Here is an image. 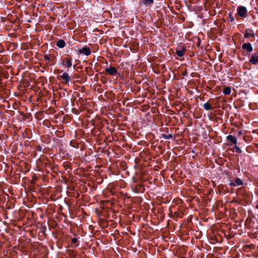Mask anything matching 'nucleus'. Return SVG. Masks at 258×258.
<instances>
[{"label": "nucleus", "mask_w": 258, "mask_h": 258, "mask_svg": "<svg viewBox=\"0 0 258 258\" xmlns=\"http://www.w3.org/2000/svg\"><path fill=\"white\" fill-rule=\"evenodd\" d=\"M21 162H19V164L18 165L20 166V170L21 172L26 173L29 171L31 168V165L28 162H22L23 165L20 166V163ZM17 165V163L16 164Z\"/></svg>", "instance_id": "5"}, {"label": "nucleus", "mask_w": 258, "mask_h": 258, "mask_svg": "<svg viewBox=\"0 0 258 258\" xmlns=\"http://www.w3.org/2000/svg\"><path fill=\"white\" fill-rule=\"evenodd\" d=\"M141 2L144 5H146V6H151L153 4L154 1V0H142Z\"/></svg>", "instance_id": "16"}, {"label": "nucleus", "mask_w": 258, "mask_h": 258, "mask_svg": "<svg viewBox=\"0 0 258 258\" xmlns=\"http://www.w3.org/2000/svg\"><path fill=\"white\" fill-rule=\"evenodd\" d=\"M239 135H240L242 134V131H239L238 133Z\"/></svg>", "instance_id": "30"}, {"label": "nucleus", "mask_w": 258, "mask_h": 258, "mask_svg": "<svg viewBox=\"0 0 258 258\" xmlns=\"http://www.w3.org/2000/svg\"><path fill=\"white\" fill-rule=\"evenodd\" d=\"M72 58L71 57H67L62 60V64L67 67L68 69L72 66Z\"/></svg>", "instance_id": "8"}, {"label": "nucleus", "mask_w": 258, "mask_h": 258, "mask_svg": "<svg viewBox=\"0 0 258 258\" xmlns=\"http://www.w3.org/2000/svg\"><path fill=\"white\" fill-rule=\"evenodd\" d=\"M70 163V162H63L62 164V165L63 166L65 169L68 170V172H69L72 170Z\"/></svg>", "instance_id": "17"}, {"label": "nucleus", "mask_w": 258, "mask_h": 258, "mask_svg": "<svg viewBox=\"0 0 258 258\" xmlns=\"http://www.w3.org/2000/svg\"><path fill=\"white\" fill-rule=\"evenodd\" d=\"M16 176H18V177H19V178L20 177V174H16Z\"/></svg>", "instance_id": "29"}, {"label": "nucleus", "mask_w": 258, "mask_h": 258, "mask_svg": "<svg viewBox=\"0 0 258 258\" xmlns=\"http://www.w3.org/2000/svg\"><path fill=\"white\" fill-rule=\"evenodd\" d=\"M217 163H218L219 165H220L219 162H217Z\"/></svg>", "instance_id": "38"}, {"label": "nucleus", "mask_w": 258, "mask_h": 258, "mask_svg": "<svg viewBox=\"0 0 258 258\" xmlns=\"http://www.w3.org/2000/svg\"><path fill=\"white\" fill-rule=\"evenodd\" d=\"M119 165L120 166L122 162H119Z\"/></svg>", "instance_id": "36"}, {"label": "nucleus", "mask_w": 258, "mask_h": 258, "mask_svg": "<svg viewBox=\"0 0 258 258\" xmlns=\"http://www.w3.org/2000/svg\"><path fill=\"white\" fill-rule=\"evenodd\" d=\"M223 93L225 95H229L231 93V88L229 87L224 88Z\"/></svg>", "instance_id": "18"}, {"label": "nucleus", "mask_w": 258, "mask_h": 258, "mask_svg": "<svg viewBox=\"0 0 258 258\" xmlns=\"http://www.w3.org/2000/svg\"><path fill=\"white\" fill-rule=\"evenodd\" d=\"M38 170H39V171H41V169H40V168H39Z\"/></svg>", "instance_id": "37"}, {"label": "nucleus", "mask_w": 258, "mask_h": 258, "mask_svg": "<svg viewBox=\"0 0 258 258\" xmlns=\"http://www.w3.org/2000/svg\"><path fill=\"white\" fill-rule=\"evenodd\" d=\"M3 163L5 164V166L7 168V170L11 167V165H10L9 163H7L4 162Z\"/></svg>", "instance_id": "26"}, {"label": "nucleus", "mask_w": 258, "mask_h": 258, "mask_svg": "<svg viewBox=\"0 0 258 258\" xmlns=\"http://www.w3.org/2000/svg\"><path fill=\"white\" fill-rule=\"evenodd\" d=\"M256 209H258V205H257L256 206Z\"/></svg>", "instance_id": "35"}, {"label": "nucleus", "mask_w": 258, "mask_h": 258, "mask_svg": "<svg viewBox=\"0 0 258 258\" xmlns=\"http://www.w3.org/2000/svg\"><path fill=\"white\" fill-rule=\"evenodd\" d=\"M155 143H156V141H154V142H153V143H152V144L154 145V144H155Z\"/></svg>", "instance_id": "33"}, {"label": "nucleus", "mask_w": 258, "mask_h": 258, "mask_svg": "<svg viewBox=\"0 0 258 258\" xmlns=\"http://www.w3.org/2000/svg\"><path fill=\"white\" fill-rule=\"evenodd\" d=\"M243 181L239 178H236L234 181L230 180L229 184L231 186H237L243 185Z\"/></svg>", "instance_id": "7"}, {"label": "nucleus", "mask_w": 258, "mask_h": 258, "mask_svg": "<svg viewBox=\"0 0 258 258\" xmlns=\"http://www.w3.org/2000/svg\"><path fill=\"white\" fill-rule=\"evenodd\" d=\"M117 163L118 162H112V164L110 165L111 167L114 168V167H115V166H117L118 167V165L117 164Z\"/></svg>", "instance_id": "27"}, {"label": "nucleus", "mask_w": 258, "mask_h": 258, "mask_svg": "<svg viewBox=\"0 0 258 258\" xmlns=\"http://www.w3.org/2000/svg\"><path fill=\"white\" fill-rule=\"evenodd\" d=\"M60 77L64 80L63 84L64 85H68L70 81V77L69 74L67 73H63Z\"/></svg>", "instance_id": "12"}, {"label": "nucleus", "mask_w": 258, "mask_h": 258, "mask_svg": "<svg viewBox=\"0 0 258 258\" xmlns=\"http://www.w3.org/2000/svg\"><path fill=\"white\" fill-rule=\"evenodd\" d=\"M79 52L80 54H83L88 56L91 53V50L88 46L85 45L79 50Z\"/></svg>", "instance_id": "9"}, {"label": "nucleus", "mask_w": 258, "mask_h": 258, "mask_svg": "<svg viewBox=\"0 0 258 258\" xmlns=\"http://www.w3.org/2000/svg\"><path fill=\"white\" fill-rule=\"evenodd\" d=\"M70 256L71 258H76V253H75L73 250H70Z\"/></svg>", "instance_id": "21"}, {"label": "nucleus", "mask_w": 258, "mask_h": 258, "mask_svg": "<svg viewBox=\"0 0 258 258\" xmlns=\"http://www.w3.org/2000/svg\"><path fill=\"white\" fill-rule=\"evenodd\" d=\"M44 59L45 60H48V61H49L50 60V57H49V56L47 54H45L44 55Z\"/></svg>", "instance_id": "25"}, {"label": "nucleus", "mask_w": 258, "mask_h": 258, "mask_svg": "<svg viewBox=\"0 0 258 258\" xmlns=\"http://www.w3.org/2000/svg\"><path fill=\"white\" fill-rule=\"evenodd\" d=\"M186 50L185 46H182L181 49H176L175 51V54L179 57H182L184 55V52Z\"/></svg>", "instance_id": "14"}, {"label": "nucleus", "mask_w": 258, "mask_h": 258, "mask_svg": "<svg viewBox=\"0 0 258 258\" xmlns=\"http://www.w3.org/2000/svg\"><path fill=\"white\" fill-rule=\"evenodd\" d=\"M135 162L134 167L136 169L137 173H141V174H146L149 171V164L148 162Z\"/></svg>", "instance_id": "1"}, {"label": "nucleus", "mask_w": 258, "mask_h": 258, "mask_svg": "<svg viewBox=\"0 0 258 258\" xmlns=\"http://www.w3.org/2000/svg\"><path fill=\"white\" fill-rule=\"evenodd\" d=\"M35 150L37 151L41 152L42 150V148L40 146L38 145L35 147Z\"/></svg>", "instance_id": "24"}, {"label": "nucleus", "mask_w": 258, "mask_h": 258, "mask_svg": "<svg viewBox=\"0 0 258 258\" xmlns=\"http://www.w3.org/2000/svg\"><path fill=\"white\" fill-rule=\"evenodd\" d=\"M242 49L243 50L242 54L245 55H249L253 51V47L250 43H244L242 45Z\"/></svg>", "instance_id": "3"}, {"label": "nucleus", "mask_w": 258, "mask_h": 258, "mask_svg": "<svg viewBox=\"0 0 258 258\" xmlns=\"http://www.w3.org/2000/svg\"><path fill=\"white\" fill-rule=\"evenodd\" d=\"M50 61H51V62L52 63H53V60H51V59H50Z\"/></svg>", "instance_id": "34"}, {"label": "nucleus", "mask_w": 258, "mask_h": 258, "mask_svg": "<svg viewBox=\"0 0 258 258\" xmlns=\"http://www.w3.org/2000/svg\"><path fill=\"white\" fill-rule=\"evenodd\" d=\"M133 190L136 193H143L145 191L144 185L140 182H139L138 179L133 178V183L132 184Z\"/></svg>", "instance_id": "2"}, {"label": "nucleus", "mask_w": 258, "mask_h": 258, "mask_svg": "<svg viewBox=\"0 0 258 258\" xmlns=\"http://www.w3.org/2000/svg\"><path fill=\"white\" fill-rule=\"evenodd\" d=\"M227 140L229 142L228 144L230 146H231L232 145H235L237 143V139L236 138L232 136V135H228L226 137Z\"/></svg>", "instance_id": "11"}, {"label": "nucleus", "mask_w": 258, "mask_h": 258, "mask_svg": "<svg viewBox=\"0 0 258 258\" xmlns=\"http://www.w3.org/2000/svg\"><path fill=\"white\" fill-rule=\"evenodd\" d=\"M50 162H45V165L46 166L48 165V163H50Z\"/></svg>", "instance_id": "31"}, {"label": "nucleus", "mask_w": 258, "mask_h": 258, "mask_svg": "<svg viewBox=\"0 0 258 258\" xmlns=\"http://www.w3.org/2000/svg\"><path fill=\"white\" fill-rule=\"evenodd\" d=\"M203 107L206 110H210L211 109L212 106L209 103L206 102L203 104Z\"/></svg>", "instance_id": "19"}, {"label": "nucleus", "mask_w": 258, "mask_h": 258, "mask_svg": "<svg viewBox=\"0 0 258 258\" xmlns=\"http://www.w3.org/2000/svg\"><path fill=\"white\" fill-rule=\"evenodd\" d=\"M255 34L252 29H246L244 32V36L246 38H249L250 37H254Z\"/></svg>", "instance_id": "10"}, {"label": "nucleus", "mask_w": 258, "mask_h": 258, "mask_svg": "<svg viewBox=\"0 0 258 258\" xmlns=\"http://www.w3.org/2000/svg\"><path fill=\"white\" fill-rule=\"evenodd\" d=\"M249 62L253 64H258V54L256 55V53L252 55L251 58L249 60Z\"/></svg>", "instance_id": "13"}, {"label": "nucleus", "mask_w": 258, "mask_h": 258, "mask_svg": "<svg viewBox=\"0 0 258 258\" xmlns=\"http://www.w3.org/2000/svg\"><path fill=\"white\" fill-rule=\"evenodd\" d=\"M105 72L111 76H115L118 74L117 70L111 66H110L109 68H106Z\"/></svg>", "instance_id": "6"}, {"label": "nucleus", "mask_w": 258, "mask_h": 258, "mask_svg": "<svg viewBox=\"0 0 258 258\" xmlns=\"http://www.w3.org/2000/svg\"><path fill=\"white\" fill-rule=\"evenodd\" d=\"M78 241V239L77 238H74L72 240V242L73 243H76Z\"/></svg>", "instance_id": "28"}, {"label": "nucleus", "mask_w": 258, "mask_h": 258, "mask_svg": "<svg viewBox=\"0 0 258 258\" xmlns=\"http://www.w3.org/2000/svg\"><path fill=\"white\" fill-rule=\"evenodd\" d=\"M234 150H235V152L236 153H240L241 152V150H240V149L239 148V147H237V146H235L234 147Z\"/></svg>", "instance_id": "23"}, {"label": "nucleus", "mask_w": 258, "mask_h": 258, "mask_svg": "<svg viewBox=\"0 0 258 258\" xmlns=\"http://www.w3.org/2000/svg\"><path fill=\"white\" fill-rule=\"evenodd\" d=\"M237 14L242 18H246L248 16V11L246 8L244 6H239L237 8Z\"/></svg>", "instance_id": "4"}, {"label": "nucleus", "mask_w": 258, "mask_h": 258, "mask_svg": "<svg viewBox=\"0 0 258 258\" xmlns=\"http://www.w3.org/2000/svg\"><path fill=\"white\" fill-rule=\"evenodd\" d=\"M56 45L59 48H63L66 46V43L63 40L59 39L56 41Z\"/></svg>", "instance_id": "15"}, {"label": "nucleus", "mask_w": 258, "mask_h": 258, "mask_svg": "<svg viewBox=\"0 0 258 258\" xmlns=\"http://www.w3.org/2000/svg\"><path fill=\"white\" fill-rule=\"evenodd\" d=\"M2 168H3V167L1 165H0V170H2Z\"/></svg>", "instance_id": "32"}, {"label": "nucleus", "mask_w": 258, "mask_h": 258, "mask_svg": "<svg viewBox=\"0 0 258 258\" xmlns=\"http://www.w3.org/2000/svg\"><path fill=\"white\" fill-rule=\"evenodd\" d=\"M161 138L164 139H170L173 138L172 134H162L161 136Z\"/></svg>", "instance_id": "20"}, {"label": "nucleus", "mask_w": 258, "mask_h": 258, "mask_svg": "<svg viewBox=\"0 0 258 258\" xmlns=\"http://www.w3.org/2000/svg\"><path fill=\"white\" fill-rule=\"evenodd\" d=\"M228 17L230 19V21L231 22H233L234 20V17L232 16V13H229L228 14Z\"/></svg>", "instance_id": "22"}]
</instances>
